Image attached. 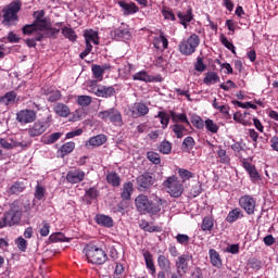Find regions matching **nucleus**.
Wrapping results in <instances>:
<instances>
[{
	"instance_id": "nucleus-1",
	"label": "nucleus",
	"mask_w": 278,
	"mask_h": 278,
	"mask_svg": "<svg viewBox=\"0 0 278 278\" xmlns=\"http://www.w3.org/2000/svg\"><path fill=\"white\" fill-rule=\"evenodd\" d=\"M22 3L20 1H13L1 11L2 25L5 27H12L16 21H18V12H21Z\"/></svg>"
},
{
	"instance_id": "nucleus-2",
	"label": "nucleus",
	"mask_w": 278,
	"mask_h": 278,
	"mask_svg": "<svg viewBox=\"0 0 278 278\" xmlns=\"http://www.w3.org/2000/svg\"><path fill=\"white\" fill-rule=\"evenodd\" d=\"M85 255L89 264L101 265L108 262V254L103 249L99 248V245L94 243H89L86 245Z\"/></svg>"
},
{
	"instance_id": "nucleus-3",
	"label": "nucleus",
	"mask_w": 278,
	"mask_h": 278,
	"mask_svg": "<svg viewBox=\"0 0 278 278\" xmlns=\"http://www.w3.org/2000/svg\"><path fill=\"white\" fill-rule=\"evenodd\" d=\"M22 218L23 208L13 204L11 208L0 218V229H5V227H14L18 225Z\"/></svg>"
},
{
	"instance_id": "nucleus-4",
	"label": "nucleus",
	"mask_w": 278,
	"mask_h": 278,
	"mask_svg": "<svg viewBox=\"0 0 278 278\" xmlns=\"http://www.w3.org/2000/svg\"><path fill=\"white\" fill-rule=\"evenodd\" d=\"M199 45H201V38L199 35L192 34L189 38L180 41L178 49L182 55H192Z\"/></svg>"
},
{
	"instance_id": "nucleus-5",
	"label": "nucleus",
	"mask_w": 278,
	"mask_h": 278,
	"mask_svg": "<svg viewBox=\"0 0 278 278\" xmlns=\"http://www.w3.org/2000/svg\"><path fill=\"white\" fill-rule=\"evenodd\" d=\"M164 188L167 189L168 194L174 199H179L184 194V182L177 176H170L163 182Z\"/></svg>"
},
{
	"instance_id": "nucleus-6",
	"label": "nucleus",
	"mask_w": 278,
	"mask_h": 278,
	"mask_svg": "<svg viewBox=\"0 0 278 278\" xmlns=\"http://www.w3.org/2000/svg\"><path fill=\"white\" fill-rule=\"evenodd\" d=\"M98 118H100L101 121H104V123H108V122L112 123L117 127H122L123 125V115L121 114V111H118V109H115V108L100 111L98 113Z\"/></svg>"
},
{
	"instance_id": "nucleus-7",
	"label": "nucleus",
	"mask_w": 278,
	"mask_h": 278,
	"mask_svg": "<svg viewBox=\"0 0 278 278\" xmlns=\"http://www.w3.org/2000/svg\"><path fill=\"white\" fill-rule=\"evenodd\" d=\"M51 127V116L47 117L45 121H37L31 125L27 132L30 138H38V136H42L47 129Z\"/></svg>"
},
{
	"instance_id": "nucleus-8",
	"label": "nucleus",
	"mask_w": 278,
	"mask_h": 278,
	"mask_svg": "<svg viewBox=\"0 0 278 278\" xmlns=\"http://www.w3.org/2000/svg\"><path fill=\"white\" fill-rule=\"evenodd\" d=\"M239 205L241 210H244L245 214L253 216L255 207H257V201H255L253 195L245 194L239 199Z\"/></svg>"
},
{
	"instance_id": "nucleus-9",
	"label": "nucleus",
	"mask_w": 278,
	"mask_h": 278,
	"mask_svg": "<svg viewBox=\"0 0 278 278\" xmlns=\"http://www.w3.org/2000/svg\"><path fill=\"white\" fill-rule=\"evenodd\" d=\"M36 118V111L30 109L21 110L16 113V121L21 123V125H29V123H34Z\"/></svg>"
},
{
	"instance_id": "nucleus-10",
	"label": "nucleus",
	"mask_w": 278,
	"mask_h": 278,
	"mask_svg": "<svg viewBox=\"0 0 278 278\" xmlns=\"http://www.w3.org/2000/svg\"><path fill=\"white\" fill-rule=\"evenodd\" d=\"M192 262V255L191 254H181L176 260L175 266L178 275H186L188 273L189 264Z\"/></svg>"
},
{
	"instance_id": "nucleus-11",
	"label": "nucleus",
	"mask_w": 278,
	"mask_h": 278,
	"mask_svg": "<svg viewBox=\"0 0 278 278\" xmlns=\"http://www.w3.org/2000/svg\"><path fill=\"white\" fill-rule=\"evenodd\" d=\"M242 166L249 174L252 184H257V181L262 179V176L260 175V172H257V168L255 167L254 164H252L249 161H242Z\"/></svg>"
},
{
	"instance_id": "nucleus-12",
	"label": "nucleus",
	"mask_w": 278,
	"mask_h": 278,
	"mask_svg": "<svg viewBox=\"0 0 278 278\" xmlns=\"http://www.w3.org/2000/svg\"><path fill=\"white\" fill-rule=\"evenodd\" d=\"M134 81H144L146 84H153L155 81H162L160 76H151L147 71H140L132 75Z\"/></svg>"
},
{
	"instance_id": "nucleus-13",
	"label": "nucleus",
	"mask_w": 278,
	"mask_h": 278,
	"mask_svg": "<svg viewBox=\"0 0 278 278\" xmlns=\"http://www.w3.org/2000/svg\"><path fill=\"white\" fill-rule=\"evenodd\" d=\"M34 23L37 27V31H40V34H42V31H50L52 35L60 34V29L51 27V21L47 17L35 21Z\"/></svg>"
},
{
	"instance_id": "nucleus-14",
	"label": "nucleus",
	"mask_w": 278,
	"mask_h": 278,
	"mask_svg": "<svg viewBox=\"0 0 278 278\" xmlns=\"http://www.w3.org/2000/svg\"><path fill=\"white\" fill-rule=\"evenodd\" d=\"M147 114H149V106L142 102L135 103L130 109L132 118H140V116H147Z\"/></svg>"
},
{
	"instance_id": "nucleus-15",
	"label": "nucleus",
	"mask_w": 278,
	"mask_h": 278,
	"mask_svg": "<svg viewBox=\"0 0 278 278\" xmlns=\"http://www.w3.org/2000/svg\"><path fill=\"white\" fill-rule=\"evenodd\" d=\"M24 36H35V40L41 41L45 39V34L40 33L36 24H27L22 28Z\"/></svg>"
},
{
	"instance_id": "nucleus-16",
	"label": "nucleus",
	"mask_w": 278,
	"mask_h": 278,
	"mask_svg": "<svg viewBox=\"0 0 278 278\" xmlns=\"http://www.w3.org/2000/svg\"><path fill=\"white\" fill-rule=\"evenodd\" d=\"M86 179V173L81 169L70 170L66 175L68 184H81Z\"/></svg>"
},
{
	"instance_id": "nucleus-17",
	"label": "nucleus",
	"mask_w": 278,
	"mask_h": 278,
	"mask_svg": "<svg viewBox=\"0 0 278 278\" xmlns=\"http://www.w3.org/2000/svg\"><path fill=\"white\" fill-rule=\"evenodd\" d=\"M117 4L122 8L124 16L140 12V8H138L135 2L118 1Z\"/></svg>"
},
{
	"instance_id": "nucleus-18",
	"label": "nucleus",
	"mask_w": 278,
	"mask_h": 278,
	"mask_svg": "<svg viewBox=\"0 0 278 278\" xmlns=\"http://www.w3.org/2000/svg\"><path fill=\"white\" fill-rule=\"evenodd\" d=\"M101 192L97 187H90L85 190L84 201L87 205H92L97 199H99Z\"/></svg>"
},
{
	"instance_id": "nucleus-19",
	"label": "nucleus",
	"mask_w": 278,
	"mask_h": 278,
	"mask_svg": "<svg viewBox=\"0 0 278 278\" xmlns=\"http://www.w3.org/2000/svg\"><path fill=\"white\" fill-rule=\"evenodd\" d=\"M150 202L151 201H149V197H147L144 194L138 195L135 200V204H136L138 212H141L142 214H147V212L149 210Z\"/></svg>"
},
{
	"instance_id": "nucleus-20",
	"label": "nucleus",
	"mask_w": 278,
	"mask_h": 278,
	"mask_svg": "<svg viewBox=\"0 0 278 278\" xmlns=\"http://www.w3.org/2000/svg\"><path fill=\"white\" fill-rule=\"evenodd\" d=\"M153 46L159 51H166V49H168V39L166 38L163 31H161L157 37H154Z\"/></svg>"
},
{
	"instance_id": "nucleus-21",
	"label": "nucleus",
	"mask_w": 278,
	"mask_h": 278,
	"mask_svg": "<svg viewBox=\"0 0 278 278\" xmlns=\"http://www.w3.org/2000/svg\"><path fill=\"white\" fill-rule=\"evenodd\" d=\"M84 38H85V42L86 45H91V42H93V45H99V31L89 28V29H85L84 30Z\"/></svg>"
},
{
	"instance_id": "nucleus-22",
	"label": "nucleus",
	"mask_w": 278,
	"mask_h": 278,
	"mask_svg": "<svg viewBox=\"0 0 278 278\" xmlns=\"http://www.w3.org/2000/svg\"><path fill=\"white\" fill-rule=\"evenodd\" d=\"M164 203V200H162L160 197H155L154 201H151L148 206V211L146 214H160L162 211V205Z\"/></svg>"
},
{
	"instance_id": "nucleus-23",
	"label": "nucleus",
	"mask_w": 278,
	"mask_h": 278,
	"mask_svg": "<svg viewBox=\"0 0 278 278\" xmlns=\"http://www.w3.org/2000/svg\"><path fill=\"white\" fill-rule=\"evenodd\" d=\"M53 112L61 118H68V116H71V108L62 102H59L53 106Z\"/></svg>"
},
{
	"instance_id": "nucleus-24",
	"label": "nucleus",
	"mask_w": 278,
	"mask_h": 278,
	"mask_svg": "<svg viewBox=\"0 0 278 278\" xmlns=\"http://www.w3.org/2000/svg\"><path fill=\"white\" fill-rule=\"evenodd\" d=\"M108 142V137L105 135H98L96 137H91L88 142H86L85 147L90 149V147H101Z\"/></svg>"
},
{
	"instance_id": "nucleus-25",
	"label": "nucleus",
	"mask_w": 278,
	"mask_h": 278,
	"mask_svg": "<svg viewBox=\"0 0 278 278\" xmlns=\"http://www.w3.org/2000/svg\"><path fill=\"white\" fill-rule=\"evenodd\" d=\"M138 186L141 190H149L153 186V177L148 174L141 175L137 179Z\"/></svg>"
},
{
	"instance_id": "nucleus-26",
	"label": "nucleus",
	"mask_w": 278,
	"mask_h": 278,
	"mask_svg": "<svg viewBox=\"0 0 278 278\" xmlns=\"http://www.w3.org/2000/svg\"><path fill=\"white\" fill-rule=\"evenodd\" d=\"M143 258H144L146 266H147L150 275L155 277L156 269H155V263L153 262V254H151V252H149V251H144Z\"/></svg>"
},
{
	"instance_id": "nucleus-27",
	"label": "nucleus",
	"mask_w": 278,
	"mask_h": 278,
	"mask_svg": "<svg viewBox=\"0 0 278 278\" xmlns=\"http://www.w3.org/2000/svg\"><path fill=\"white\" fill-rule=\"evenodd\" d=\"M116 94V89L114 87L101 86L97 91L96 97H101L102 99H110Z\"/></svg>"
},
{
	"instance_id": "nucleus-28",
	"label": "nucleus",
	"mask_w": 278,
	"mask_h": 278,
	"mask_svg": "<svg viewBox=\"0 0 278 278\" xmlns=\"http://www.w3.org/2000/svg\"><path fill=\"white\" fill-rule=\"evenodd\" d=\"M170 118L173 123H176V125H179V123H181V125H187L188 127H190V121H188V116L186 115V113H177L170 111Z\"/></svg>"
},
{
	"instance_id": "nucleus-29",
	"label": "nucleus",
	"mask_w": 278,
	"mask_h": 278,
	"mask_svg": "<svg viewBox=\"0 0 278 278\" xmlns=\"http://www.w3.org/2000/svg\"><path fill=\"white\" fill-rule=\"evenodd\" d=\"M233 121H236V123H240L241 125H244V126H249V125L253 124V122H251V114H249V113L236 112L233 114Z\"/></svg>"
},
{
	"instance_id": "nucleus-30",
	"label": "nucleus",
	"mask_w": 278,
	"mask_h": 278,
	"mask_svg": "<svg viewBox=\"0 0 278 278\" xmlns=\"http://www.w3.org/2000/svg\"><path fill=\"white\" fill-rule=\"evenodd\" d=\"M208 255L212 266H214L215 268H220V266H223V258H220V254L218 253V251H216L215 249H211L208 251Z\"/></svg>"
},
{
	"instance_id": "nucleus-31",
	"label": "nucleus",
	"mask_w": 278,
	"mask_h": 278,
	"mask_svg": "<svg viewBox=\"0 0 278 278\" xmlns=\"http://www.w3.org/2000/svg\"><path fill=\"white\" fill-rule=\"evenodd\" d=\"M96 223L98 225H101L102 227H114V220L112 219V217L103 214H98L96 216Z\"/></svg>"
},
{
	"instance_id": "nucleus-32",
	"label": "nucleus",
	"mask_w": 278,
	"mask_h": 278,
	"mask_svg": "<svg viewBox=\"0 0 278 278\" xmlns=\"http://www.w3.org/2000/svg\"><path fill=\"white\" fill-rule=\"evenodd\" d=\"M240 218H244V213H242V210L236 207L228 213L226 223H236Z\"/></svg>"
},
{
	"instance_id": "nucleus-33",
	"label": "nucleus",
	"mask_w": 278,
	"mask_h": 278,
	"mask_svg": "<svg viewBox=\"0 0 278 278\" xmlns=\"http://www.w3.org/2000/svg\"><path fill=\"white\" fill-rule=\"evenodd\" d=\"M63 134L62 132H53L51 135H43L41 137V142L43 144H55L60 138H62Z\"/></svg>"
},
{
	"instance_id": "nucleus-34",
	"label": "nucleus",
	"mask_w": 278,
	"mask_h": 278,
	"mask_svg": "<svg viewBox=\"0 0 278 278\" xmlns=\"http://www.w3.org/2000/svg\"><path fill=\"white\" fill-rule=\"evenodd\" d=\"M218 81H220V76L216 72L206 73L203 79L205 86H213L214 84H218Z\"/></svg>"
},
{
	"instance_id": "nucleus-35",
	"label": "nucleus",
	"mask_w": 278,
	"mask_h": 278,
	"mask_svg": "<svg viewBox=\"0 0 278 278\" xmlns=\"http://www.w3.org/2000/svg\"><path fill=\"white\" fill-rule=\"evenodd\" d=\"M106 68L108 65H104L103 67L101 65L91 66L92 75L97 81H103V75Z\"/></svg>"
},
{
	"instance_id": "nucleus-36",
	"label": "nucleus",
	"mask_w": 278,
	"mask_h": 278,
	"mask_svg": "<svg viewBox=\"0 0 278 278\" xmlns=\"http://www.w3.org/2000/svg\"><path fill=\"white\" fill-rule=\"evenodd\" d=\"M106 181L110 186H113V188H118V186H121V176H118L116 172H109L106 174Z\"/></svg>"
},
{
	"instance_id": "nucleus-37",
	"label": "nucleus",
	"mask_w": 278,
	"mask_h": 278,
	"mask_svg": "<svg viewBox=\"0 0 278 278\" xmlns=\"http://www.w3.org/2000/svg\"><path fill=\"white\" fill-rule=\"evenodd\" d=\"M17 94L15 91H9L4 96L0 97V103L3 105H10L12 103H16Z\"/></svg>"
},
{
	"instance_id": "nucleus-38",
	"label": "nucleus",
	"mask_w": 278,
	"mask_h": 278,
	"mask_svg": "<svg viewBox=\"0 0 278 278\" xmlns=\"http://www.w3.org/2000/svg\"><path fill=\"white\" fill-rule=\"evenodd\" d=\"M122 190V199H124V201H129V199H131V193L134 192V184L131 181L125 182Z\"/></svg>"
},
{
	"instance_id": "nucleus-39",
	"label": "nucleus",
	"mask_w": 278,
	"mask_h": 278,
	"mask_svg": "<svg viewBox=\"0 0 278 278\" xmlns=\"http://www.w3.org/2000/svg\"><path fill=\"white\" fill-rule=\"evenodd\" d=\"M73 151H75V142H73V141L64 143L59 149V153H60L61 157H65V155L73 153Z\"/></svg>"
},
{
	"instance_id": "nucleus-40",
	"label": "nucleus",
	"mask_w": 278,
	"mask_h": 278,
	"mask_svg": "<svg viewBox=\"0 0 278 278\" xmlns=\"http://www.w3.org/2000/svg\"><path fill=\"white\" fill-rule=\"evenodd\" d=\"M61 31L64 38H67L71 42H75L77 40V33H75L72 27L64 26Z\"/></svg>"
},
{
	"instance_id": "nucleus-41",
	"label": "nucleus",
	"mask_w": 278,
	"mask_h": 278,
	"mask_svg": "<svg viewBox=\"0 0 278 278\" xmlns=\"http://www.w3.org/2000/svg\"><path fill=\"white\" fill-rule=\"evenodd\" d=\"M112 36L115 40H123L124 38H129L131 34L129 33V29L127 28H116L113 33Z\"/></svg>"
},
{
	"instance_id": "nucleus-42",
	"label": "nucleus",
	"mask_w": 278,
	"mask_h": 278,
	"mask_svg": "<svg viewBox=\"0 0 278 278\" xmlns=\"http://www.w3.org/2000/svg\"><path fill=\"white\" fill-rule=\"evenodd\" d=\"M178 177L181 179L182 184L186 181H190V179H194V173L186 169V168H178Z\"/></svg>"
},
{
	"instance_id": "nucleus-43",
	"label": "nucleus",
	"mask_w": 278,
	"mask_h": 278,
	"mask_svg": "<svg viewBox=\"0 0 278 278\" xmlns=\"http://www.w3.org/2000/svg\"><path fill=\"white\" fill-rule=\"evenodd\" d=\"M139 227H140V229H142L143 231H148L149 233L162 231V229L159 226H153V224H151L147 220H142L139 224Z\"/></svg>"
},
{
	"instance_id": "nucleus-44",
	"label": "nucleus",
	"mask_w": 278,
	"mask_h": 278,
	"mask_svg": "<svg viewBox=\"0 0 278 278\" xmlns=\"http://www.w3.org/2000/svg\"><path fill=\"white\" fill-rule=\"evenodd\" d=\"M172 130L174 131L176 138H184L188 134V129H186V125L184 124H174L172 126Z\"/></svg>"
},
{
	"instance_id": "nucleus-45",
	"label": "nucleus",
	"mask_w": 278,
	"mask_h": 278,
	"mask_svg": "<svg viewBox=\"0 0 278 278\" xmlns=\"http://www.w3.org/2000/svg\"><path fill=\"white\" fill-rule=\"evenodd\" d=\"M155 118H160L162 129H166V127H168V124L170 123V115H168V113L164 111H160Z\"/></svg>"
},
{
	"instance_id": "nucleus-46",
	"label": "nucleus",
	"mask_w": 278,
	"mask_h": 278,
	"mask_svg": "<svg viewBox=\"0 0 278 278\" xmlns=\"http://www.w3.org/2000/svg\"><path fill=\"white\" fill-rule=\"evenodd\" d=\"M219 40H220L222 45L224 47H226V49H228V51H231V53H233V55H236V46H233V43L231 41H229V39H227V36H225V34H222L219 36Z\"/></svg>"
},
{
	"instance_id": "nucleus-47",
	"label": "nucleus",
	"mask_w": 278,
	"mask_h": 278,
	"mask_svg": "<svg viewBox=\"0 0 278 278\" xmlns=\"http://www.w3.org/2000/svg\"><path fill=\"white\" fill-rule=\"evenodd\" d=\"M204 127L206 130H208L211 134H218V129H220V127L218 126V124L214 123L213 119L207 118L204 122Z\"/></svg>"
},
{
	"instance_id": "nucleus-48",
	"label": "nucleus",
	"mask_w": 278,
	"mask_h": 278,
	"mask_svg": "<svg viewBox=\"0 0 278 278\" xmlns=\"http://www.w3.org/2000/svg\"><path fill=\"white\" fill-rule=\"evenodd\" d=\"M23 190H25V185L23 182H15L9 188L8 194H21Z\"/></svg>"
},
{
	"instance_id": "nucleus-49",
	"label": "nucleus",
	"mask_w": 278,
	"mask_h": 278,
	"mask_svg": "<svg viewBox=\"0 0 278 278\" xmlns=\"http://www.w3.org/2000/svg\"><path fill=\"white\" fill-rule=\"evenodd\" d=\"M46 194H47V189L45 188V186L37 184L35 188V199H37V201H42Z\"/></svg>"
},
{
	"instance_id": "nucleus-50",
	"label": "nucleus",
	"mask_w": 278,
	"mask_h": 278,
	"mask_svg": "<svg viewBox=\"0 0 278 278\" xmlns=\"http://www.w3.org/2000/svg\"><path fill=\"white\" fill-rule=\"evenodd\" d=\"M201 229L202 231H212V229H214V218L204 217L201 225Z\"/></svg>"
},
{
	"instance_id": "nucleus-51",
	"label": "nucleus",
	"mask_w": 278,
	"mask_h": 278,
	"mask_svg": "<svg viewBox=\"0 0 278 278\" xmlns=\"http://www.w3.org/2000/svg\"><path fill=\"white\" fill-rule=\"evenodd\" d=\"M157 264L162 270H166L167 268H170V260H168V257H166L165 255H162V254L159 255Z\"/></svg>"
},
{
	"instance_id": "nucleus-52",
	"label": "nucleus",
	"mask_w": 278,
	"mask_h": 278,
	"mask_svg": "<svg viewBox=\"0 0 278 278\" xmlns=\"http://www.w3.org/2000/svg\"><path fill=\"white\" fill-rule=\"evenodd\" d=\"M60 99H62L61 90L55 89V90L48 92V101L50 103H55L56 101H60Z\"/></svg>"
},
{
	"instance_id": "nucleus-53",
	"label": "nucleus",
	"mask_w": 278,
	"mask_h": 278,
	"mask_svg": "<svg viewBox=\"0 0 278 278\" xmlns=\"http://www.w3.org/2000/svg\"><path fill=\"white\" fill-rule=\"evenodd\" d=\"M77 103L80 105V108H88L90 103H92V97L90 96H78L77 97Z\"/></svg>"
},
{
	"instance_id": "nucleus-54",
	"label": "nucleus",
	"mask_w": 278,
	"mask_h": 278,
	"mask_svg": "<svg viewBox=\"0 0 278 278\" xmlns=\"http://www.w3.org/2000/svg\"><path fill=\"white\" fill-rule=\"evenodd\" d=\"M177 16L180 22H187V23H190L192 18H194L192 15V9H189L187 13L178 12Z\"/></svg>"
},
{
	"instance_id": "nucleus-55",
	"label": "nucleus",
	"mask_w": 278,
	"mask_h": 278,
	"mask_svg": "<svg viewBox=\"0 0 278 278\" xmlns=\"http://www.w3.org/2000/svg\"><path fill=\"white\" fill-rule=\"evenodd\" d=\"M99 80H89L87 83V88H88V92H90L91 94H96L98 90L100 89L101 85L98 84Z\"/></svg>"
},
{
	"instance_id": "nucleus-56",
	"label": "nucleus",
	"mask_w": 278,
	"mask_h": 278,
	"mask_svg": "<svg viewBox=\"0 0 278 278\" xmlns=\"http://www.w3.org/2000/svg\"><path fill=\"white\" fill-rule=\"evenodd\" d=\"M160 153H163L164 155H168L170 151H173V144L168 141H163L159 147Z\"/></svg>"
},
{
	"instance_id": "nucleus-57",
	"label": "nucleus",
	"mask_w": 278,
	"mask_h": 278,
	"mask_svg": "<svg viewBox=\"0 0 278 278\" xmlns=\"http://www.w3.org/2000/svg\"><path fill=\"white\" fill-rule=\"evenodd\" d=\"M147 157L152 164H162V159H160V154L157 152L150 151L147 153Z\"/></svg>"
},
{
	"instance_id": "nucleus-58",
	"label": "nucleus",
	"mask_w": 278,
	"mask_h": 278,
	"mask_svg": "<svg viewBox=\"0 0 278 278\" xmlns=\"http://www.w3.org/2000/svg\"><path fill=\"white\" fill-rule=\"evenodd\" d=\"M176 242L182 247H188V244H190V237L188 235L178 233L176 236Z\"/></svg>"
},
{
	"instance_id": "nucleus-59",
	"label": "nucleus",
	"mask_w": 278,
	"mask_h": 278,
	"mask_svg": "<svg viewBox=\"0 0 278 278\" xmlns=\"http://www.w3.org/2000/svg\"><path fill=\"white\" fill-rule=\"evenodd\" d=\"M206 68H207V65H205V63H203V56H198L197 62L194 63V70L198 73H203V72H205Z\"/></svg>"
},
{
	"instance_id": "nucleus-60",
	"label": "nucleus",
	"mask_w": 278,
	"mask_h": 278,
	"mask_svg": "<svg viewBox=\"0 0 278 278\" xmlns=\"http://www.w3.org/2000/svg\"><path fill=\"white\" fill-rule=\"evenodd\" d=\"M217 155H218L222 164H229V162L231 161V159H229V156L227 155L226 150L219 149L217 151Z\"/></svg>"
},
{
	"instance_id": "nucleus-61",
	"label": "nucleus",
	"mask_w": 278,
	"mask_h": 278,
	"mask_svg": "<svg viewBox=\"0 0 278 278\" xmlns=\"http://www.w3.org/2000/svg\"><path fill=\"white\" fill-rule=\"evenodd\" d=\"M16 244H17V249L23 253L27 251V240H25L23 237L17 238Z\"/></svg>"
},
{
	"instance_id": "nucleus-62",
	"label": "nucleus",
	"mask_w": 278,
	"mask_h": 278,
	"mask_svg": "<svg viewBox=\"0 0 278 278\" xmlns=\"http://www.w3.org/2000/svg\"><path fill=\"white\" fill-rule=\"evenodd\" d=\"M182 146L187 149V151H191V149H194V138L192 137L185 138Z\"/></svg>"
},
{
	"instance_id": "nucleus-63",
	"label": "nucleus",
	"mask_w": 278,
	"mask_h": 278,
	"mask_svg": "<svg viewBox=\"0 0 278 278\" xmlns=\"http://www.w3.org/2000/svg\"><path fill=\"white\" fill-rule=\"evenodd\" d=\"M162 14L166 21H175V13H173V10L170 9H163Z\"/></svg>"
},
{
	"instance_id": "nucleus-64",
	"label": "nucleus",
	"mask_w": 278,
	"mask_h": 278,
	"mask_svg": "<svg viewBox=\"0 0 278 278\" xmlns=\"http://www.w3.org/2000/svg\"><path fill=\"white\" fill-rule=\"evenodd\" d=\"M192 125L195 127V129H203V127H205V122L201 117H194L192 119Z\"/></svg>"
}]
</instances>
